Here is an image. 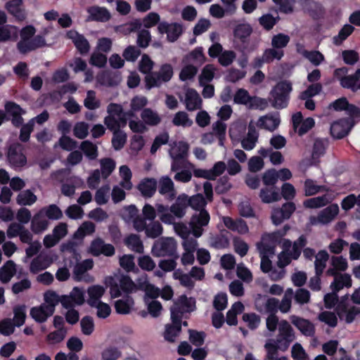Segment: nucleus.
I'll list each match as a JSON object with an SVG mask.
<instances>
[{
  "mask_svg": "<svg viewBox=\"0 0 360 360\" xmlns=\"http://www.w3.org/2000/svg\"><path fill=\"white\" fill-rule=\"evenodd\" d=\"M338 294H326L324 302L326 308L331 309L336 306V312L340 319H345L347 323H352L355 316L359 312L355 307L350 306V300L347 294L339 300Z\"/></svg>",
  "mask_w": 360,
  "mask_h": 360,
  "instance_id": "1",
  "label": "nucleus"
},
{
  "mask_svg": "<svg viewBox=\"0 0 360 360\" xmlns=\"http://www.w3.org/2000/svg\"><path fill=\"white\" fill-rule=\"evenodd\" d=\"M233 26V44L234 48L240 52H252L255 50V45L250 44V36L253 32L252 25L240 20H235Z\"/></svg>",
  "mask_w": 360,
  "mask_h": 360,
  "instance_id": "2",
  "label": "nucleus"
},
{
  "mask_svg": "<svg viewBox=\"0 0 360 360\" xmlns=\"http://www.w3.org/2000/svg\"><path fill=\"white\" fill-rule=\"evenodd\" d=\"M58 294H44V302L39 307H32L30 315L37 322L43 323L53 315L58 304Z\"/></svg>",
  "mask_w": 360,
  "mask_h": 360,
  "instance_id": "3",
  "label": "nucleus"
},
{
  "mask_svg": "<svg viewBox=\"0 0 360 360\" xmlns=\"http://www.w3.org/2000/svg\"><path fill=\"white\" fill-rule=\"evenodd\" d=\"M119 290L122 292H132L134 290H143L144 292H174L172 288L168 286L162 291L145 281L143 283L139 282L137 285L127 275L119 276Z\"/></svg>",
  "mask_w": 360,
  "mask_h": 360,
  "instance_id": "4",
  "label": "nucleus"
},
{
  "mask_svg": "<svg viewBox=\"0 0 360 360\" xmlns=\"http://www.w3.org/2000/svg\"><path fill=\"white\" fill-rule=\"evenodd\" d=\"M177 243L172 237H162L155 240L152 247V254L154 257H171L178 259L176 252Z\"/></svg>",
  "mask_w": 360,
  "mask_h": 360,
  "instance_id": "5",
  "label": "nucleus"
},
{
  "mask_svg": "<svg viewBox=\"0 0 360 360\" xmlns=\"http://www.w3.org/2000/svg\"><path fill=\"white\" fill-rule=\"evenodd\" d=\"M292 89V84L290 82L287 81L278 82L271 92L273 97L272 106L277 109L286 108Z\"/></svg>",
  "mask_w": 360,
  "mask_h": 360,
  "instance_id": "6",
  "label": "nucleus"
},
{
  "mask_svg": "<svg viewBox=\"0 0 360 360\" xmlns=\"http://www.w3.org/2000/svg\"><path fill=\"white\" fill-rule=\"evenodd\" d=\"M295 339V335L292 327L286 320L280 321L278 334L273 342L280 348L281 351H286L290 345Z\"/></svg>",
  "mask_w": 360,
  "mask_h": 360,
  "instance_id": "7",
  "label": "nucleus"
},
{
  "mask_svg": "<svg viewBox=\"0 0 360 360\" xmlns=\"http://www.w3.org/2000/svg\"><path fill=\"white\" fill-rule=\"evenodd\" d=\"M25 147L19 142H14L8 146L6 159L13 168H21L26 165L27 160L25 154Z\"/></svg>",
  "mask_w": 360,
  "mask_h": 360,
  "instance_id": "8",
  "label": "nucleus"
},
{
  "mask_svg": "<svg viewBox=\"0 0 360 360\" xmlns=\"http://www.w3.org/2000/svg\"><path fill=\"white\" fill-rule=\"evenodd\" d=\"M195 308V301L193 297H187L186 295H181L176 299L170 308L171 319L176 320L182 319L184 313L193 311Z\"/></svg>",
  "mask_w": 360,
  "mask_h": 360,
  "instance_id": "9",
  "label": "nucleus"
},
{
  "mask_svg": "<svg viewBox=\"0 0 360 360\" xmlns=\"http://www.w3.org/2000/svg\"><path fill=\"white\" fill-rule=\"evenodd\" d=\"M26 113L20 105L14 101H6L4 105V118L6 121H11L12 125L15 128H19L24 122L22 115Z\"/></svg>",
  "mask_w": 360,
  "mask_h": 360,
  "instance_id": "10",
  "label": "nucleus"
},
{
  "mask_svg": "<svg viewBox=\"0 0 360 360\" xmlns=\"http://www.w3.org/2000/svg\"><path fill=\"white\" fill-rule=\"evenodd\" d=\"M210 220V215L206 210L199 211L193 214L189 222L192 234L195 238H200L204 231L203 227L207 226Z\"/></svg>",
  "mask_w": 360,
  "mask_h": 360,
  "instance_id": "11",
  "label": "nucleus"
},
{
  "mask_svg": "<svg viewBox=\"0 0 360 360\" xmlns=\"http://www.w3.org/2000/svg\"><path fill=\"white\" fill-rule=\"evenodd\" d=\"M165 300L172 299L173 294H145L144 302L148 307L149 314L153 317H158L160 315L162 307L157 299L160 297Z\"/></svg>",
  "mask_w": 360,
  "mask_h": 360,
  "instance_id": "12",
  "label": "nucleus"
},
{
  "mask_svg": "<svg viewBox=\"0 0 360 360\" xmlns=\"http://www.w3.org/2000/svg\"><path fill=\"white\" fill-rule=\"evenodd\" d=\"M158 31L161 34H167V40L169 42H174L183 33V26L178 22L169 24L162 21L158 25Z\"/></svg>",
  "mask_w": 360,
  "mask_h": 360,
  "instance_id": "13",
  "label": "nucleus"
},
{
  "mask_svg": "<svg viewBox=\"0 0 360 360\" xmlns=\"http://www.w3.org/2000/svg\"><path fill=\"white\" fill-rule=\"evenodd\" d=\"M339 206L336 203L331 204L322 210L316 217H310V222L314 225L317 223L327 224L330 223L339 213Z\"/></svg>",
  "mask_w": 360,
  "mask_h": 360,
  "instance_id": "14",
  "label": "nucleus"
},
{
  "mask_svg": "<svg viewBox=\"0 0 360 360\" xmlns=\"http://www.w3.org/2000/svg\"><path fill=\"white\" fill-rule=\"evenodd\" d=\"M66 37L72 41L77 50L81 55H86L90 50V44L85 37L76 30H69L66 33Z\"/></svg>",
  "mask_w": 360,
  "mask_h": 360,
  "instance_id": "15",
  "label": "nucleus"
},
{
  "mask_svg": "<svg viewBox=\"0 0 360 360\" xmlns=\"http://www.w3.org/2000/svg\"><path fill=\"white\" fill-rule=\"evenodd\" d=\"M352 124L347 119H342L333 122L330 129L331 136L336 139L345 137L349 132Z\"/></svg>",
  "mask_w": 360,
  "mask_h": 360,
  "instance_id": "16",
  "label": "nucleus"
},
{
  "mask_svg": "<svg viewBox=\"0 0 360 360\" xmlns=\"http://www.w3.org/2000/svg\"><path fill=\"white\" fill-rule=\"evenodd\" d=\"M172 319L171 323H167L163 332L164 339L168 342H175L181 332V320Z\"/></svg>",
  "mask_w": 360,
  "mask_h": 360,
  "instance_id": "17",
  "label": "nucleus"
},
{
  "mask_svg": "<svg viewBox=\"0 0 360 360\" xmlns=\"http://www.w3.org/2000/svg\"><path fill=\"white\" fill-rule=\"evenodd\" d=\"M22 4V0H11L6 3L5 8L17 20L23 21L26 19L27 14Z\"/></svg>",
  "mask_w": 360,
  "mask_h": 360,
  "instance_id": "18",
  "label": "nucleus"
},
{
  "mask_svg": "<svg viewBox=\"0 0 360 360\" xmlns=\"http://www.w3.org/2000/svg\"><path fill=\"white\" fill-rule=\"evenodd\" d=\"M292 323L305 336L312 337L315 333L314 325L307 319L292 316L290 317Z\"/></svg>",
  "mask_w": 360,
  "mask_h": 360,
  "instance_id": "19",
  "label": "nucleus"
},
{
  "mask_svg": "<svg viewBox=\"0 0 360 360\" xmlns=\"http://www.w3.org/2000/svg\"><path fill=\"white\" fill-rule=\"evenodd\" d=\"M202 101L194 89H188L186 93L185 105L188 111H194L202 108Z\"/></svg>",
  "mask_w": 360,
  "mask_h": 360,
  "instance_id": "20",
  "label": "nucleus"
},
{
  "mask_svg": "<svg viewBox=\"0 0 360 360\" xmlns=\"http://www.w3.org/2000/svg\"><path fill=\"white\" fill-rule=\"evenodd\" d=\"M342 87L350 89L353 92L360 90V68H358L352 75H345L340 79Z\"/></svg>",
  "mask_w": 360,
  "mask_h": 360,
  "instance_id": "21",
  "label": "nucleus"
},
{
  "mask_svg": "<svg viewBox=\"0 0 360 360\" xmlns=\"http://www.w3.org/2000/svg\"><path fill=\"white\" fill-rule=\"evenodd\" d=\"M87 11L89 14V20L105 22L111 18L110 12L104 7L91 6L88 8Z\"/></svg>",
  "mask_w": 360,
  "mask_h": 360,
  "instance_id": "22",
  "label": "nucleus"
},
{
  "mask_svg": "<svg viewBox=\"0 0 360 360\" xmlns=\"http://www.w3.org/2000/svg\"><path fill=\"white\" fill-rule=\"evenodd\" d=\"M138 189L145 198H151L157 189V181L154 178H145L138 185Z\"/></svg>",
  "mask_w": 360,
  "mask_h": 360,
  "instance_id": "23",
  "label": "nucleus"
},
{
  "mask_svg": "<svg viewBox=\"0 0 360 360\" xmlns=\"http://www.w3.org/2000/svg\"><path fill=\"white\" fill-rule=\"evenodd\" d=\"M188 207L187 195L183 193L177 197L175 202L169 207V210L175 217L182 218Z\"/></svg>",
  "mask_w": 360,
  "mask_h": 360,
  "instance_id": "24",
  "label": "nucleus"
},
{
  "mask_svg": "<svg viewBox=\"0 0 360 360\" xmlns=\"http://www.w3.org/2000/svg\"><path fill=\"white\" fill-rule=\"evenodd\" d=\"M134 304V300L127 294L115 302L116 312L120 314H128L131 311Z\"/></svg>",
  "mask_w": 360,
  "mask_h": 360,
  "instance_id": "25",
  "label": "nucleus"
},
{
  "mask_svg": "<svg viewBox=\"0 0 360 360\" xmlns=\"http://www.w3.org/2000/svg\"><path fill=\"white\" fill-rule=\"evenodd\" d=\"M351 286L352 278L347 274L335 275L334 280L330 284L332 292H338L344 287L349 288Z\"/></svg>",
  "mask_w": 360,
  "mask_h": 360,
  "instance_id": "26",
  "label": "nucleus"
},
{
  "mask_svg": "<svg viewBox=\"0 0 360 360\" xmlns=\"http://www.w3.org/2000/svg\"><path fill=\"white\" fill-rule=\"evenodd\" d=\"M58 300L63 307L66 309H72L75 305H81L84 302L83 294L63 295L60 298L58 297Z\"/></svg>",
  "mask_w": 360,
  "mask_h": 360,
  "instance_id": "27",
  "label": "nucleus"
},
{
  "mask_svg": "<svg viewBox=\"0 0 360 360\" xmlns=\"http://www.w3.org/2000/svg\"><path fill=\"white\" fill-rule=\"evenodd\" d=\"M51 264V260L47 255H39L32 259L30 263V270L32 274H37L46 269Z\"/></svg>",
  "mask_w": 360,
  "mask_h": 360,
  "instance_id": "28",
  "label": "nucleus"
},
{
  "mask_svg": "<svg viewBox=\"0 0 360 360\" xmlns=\"http://www.w3.org/2000/svg\"><path fill=\"white\" fill-rule=\"evenodd\" d=\"M94 262L91 259H87L82 262H77L73 270V277L76 281H82V276L88 271L93 268Z\"/></svg>",
  "mask_w": 360,
  "mask_h": 360,
  "instance_id": "29",
  "label": "nucleus"
},
{
  "mask_svg": "<svg viewBox=\"0 0 360 360\" xmlns=\"http://www.w3.org/2000/svg\"><path fill=\"white\" fill-rule=\"evenodd\" d=\"M15 264L12 260L7 261L0 269V281L4 283H8L15 274Z\"/></svg>",
  "mask_w": 360,
  "mask_h": 360,
  "instance_id": "30",
  "label": "nucleus"
},
{
  "mask_svg": "<svg viewBox=\"0 0 360 360\" xmlns=\"http://www.w3.org/2000/svg\"><path fill=\"white\" fill-rule=\"evenodd\" d=\"M159 192L162 195L169 194V199L173 200L175 198V191L174 189V183L168 176H163L159 182Z\"/></svg>",
  "mask_w": 360,
  "mask_h": 360,
  "instance_id": "31",
  "label": "nucleus"
},
{
  "mask_svg": "<svg viewBox=\"0 0 360 360\" xmlns=\"http://www.w3.org/2000/svg\"><path fill=\"white\" fill-rule=\"evenodd\" d=\"M264 349L266 352L264 360H287V358L285 356H278L280 348L273 342L272 339H269L266 342Z\"/></svg>",
  "mask_w": 360,
  "mask_h": 360,
  "instance_id": "32",
  "label": "nucleus"
},
{
  "mask_svg": "<svg viewBox=\"0 0 360 360\" xmlns=\"http://www.w3.org/2000/svg\"><path fill=\"white\" fill-rule=\"evenodd\" d=\"M307 12L309 16L314 20H319L324 18L326 9L318 1H312L307 7Z\"/></svg>",
  "mask_w": 360,
  "mask_h": 360,
  "instance_id": "33",
  "label": "nucleus"
},
{
  "mask_svg": "<svg viewBox=\"0 0 360 360\" xmlns=\"http://www.w3.org/2000/svg\"><path fill=\"white\" fill-rule=\"evenodd\" d=\"M187 202L188 207H191L195 211H200L205 210L208 202L202 193H197L191 197L187 195Z\"/></svg>",
  "mask_w": 360,
  "mask_h": 360,
  "instance_id": "34",
  "label": "nucleus"
},
{
  "mask_svg": "<svg viewBox=\"0 0 360 360\" xmlns=\"http://www.w3.org/2000/svg\"><path fill=\"white\" fill-rule=\"evenodd\" d=\"M141 117L143 122L149 126H156L161 122L159 115L151 108H143L141 113Z\"/></svg>",
  "mask_w": 360,
  "mask_h": 360,
  "instance_id": "35",
  "label": "nucleus"
},
{
  "mask_svg": "<svg viewBox=\"0 0 360 360\" xmlns=\"http://www.w3.org/2000/svg\"><path fill=\"white\" fill-rule=\"evenodd\" d=\"M43 215L39 212L34 214L31 222V230L38 234L47 229L49 221L42 219Z\"/></svg>",
  "mask_w": 360,
  "mask_h": 360,
  "instance_id": "36",
  "label": "nucleus"
},
{
  "mask_svg": "<svg viewBox=\"0 0 360 360\" xmlns=\"http://www.w3.org/2000/svg\"><path fill=\"white\" fill-rule=\"evenodd\" d=\"M39 212L43 217L45 216L50 220H58L63 217L61 210L55 204L44 207L40 210Z\"/></svg>",
  "mask_w": 360,
  "mask_h": 360,
  "instance_id": "37",
  "label": "nucleus"
},
{
  "mask_svg": "<svg viewBox=\"0 0 360 360\" xmlns=\"http://www.w3.org/2000/svg\"><path fill=\"white\" fill-rule=\"evenodd\" d=\"M79 148L90 160H96L98 155L97 146L90 141L86 140L82 141Z\"/></svg>",
  "mask_w": 360,
  "mask_h": 360,
  "instance_id": "38",
  "label": "nucleus"
},
{
  "mask_svg": "<svg viewBox=\"0 0 360 360\" xmlns=\"http://www.w3.org/2000/svg\"><path fill=\"white\" fill-rule=\"evenodd\" d=\"M280 120L273 116H262L258 120V127L270 131H274L279 125Z\"/></svg>",
  "mask_w": 360,
  "mask_h": 360,
  "instance_id": "39",
  "label": "nucleus"
},
{
  "mask_svg": "<svg viewBox=\"0 0 360 360\" xmlns=\"http://www.w3.org/2000/svg\"><path fill=\"white\" fill-rule=\"evenodd\" d=\"M297 52L301 53L304 58H307L314 65H319L324 60L323 55L319 51L301 50L297 48Z\"/></svg>",
  "mask_w": 360,
  "mask_h": 360,
  "instance_id": "40",
  "label": "nucleus"
},
{
  "mask_svg": "<svg viewBox=\"0 0 360 360\" xmlns=\"http://www.w3.org/2000/svg\"><path fill=\"white\" fill-rule=\"evenodd\" d=\"M328 259L329 255L326 250H322L318 252L314 262L315 273H316L317 275H322Z\"/></svg>",
  "mask_w": 360,
  "mask_h": 360,
  "instance_id": "41",
  "label": "nucleus"
},
{
  "mask_svg": "<svg viewBox=\"0 0 360 360\" xmlns=\"http://www.w3.org/2000/svg\"><path fill=\"white\" fill-rule=\"evenodd\" d=\"M124 243L136 252L142 253L143 252V243L140 237L136 234L131 233L124 240Z\"/></svg>",
  "mask_w": 360,
  "mask_h": 360,
  "instance_id": "42",
  "label": "nucleus"
},
{
  "mask_svg": "<svg viewBox=\"0 0 360 360\" xmlns=\"http://www.w3.org/2000/svg\"><path fill=\"white\" fill-rule=\"evenodd\" d=\"M328 203L326 195L311 198L303 202L305 208L316 209L326 206Z\"/></svg>",
  "mask_w": 360,
  "mask_h": 360,
  "instance_id": "43",
  "label": "nucleus"
},
{
  "mask_svg": "<svg viewBox=\"0 0 360 360\" xmlns=\"http://www.w3.org/2000/svg\"><path fill=\"white\" fill-rule=\"evenodd\" d=\"M101 174L103 179H107L115 169V162L110 158H105L100 160Z\"/></svg>",
  "mask_w": 360,
  "mask_h": 360,
  "instance_id": "44",
  "label": "nucleus"
},
{
  "mask_svg": "<svg viewBox=\"0 0 360 360\" xmlns=\"http://www.w3.org/2000/svg\"><path fill=\"white\" fill-rule=\"evenodd\" d=\"M210 245L217 250L225 249L229 246V239L223 233L217 234L210 238Z\"/></svg>",
  "mask_w": 360,
  "mask_h": 360,
  "instance_id": "45",
  "label": "nucleus"
},
{
  "mask_svg": "<svg viewBox=\"0 0 360 360\" xmlns=\"http://www.w3.org/2000/svg\"><path fill=\"white\" fill-rule=\"evenodd\" d=\"M13 312L14 314L13 319H11L13 323H15L17 327H20L25 323L26 319L25 305L15 306L13 309Z\"/></svg>",
  "mask_w": 360,
  "mask_h": 360,
  "instance_id": "46",
  "label": "nucleus"
},
{
  "mask_svg": "<svg viewBox=\"0 0 360 360\" xmlns=\"http://www.w3.org/2000/svg\"><path fill=\"white\" fill-rule=\"evenodd\" d=\"M37 196L30 190L21 191L16 198V202L20 205H32L36 201Z\"/></svg>",
  "mask_w": 360,
  "mask_h": 360,
  "instance_id": "47",
  "label": "nucleus"
},
{
  "mask_svg": "<svg viewBox=\"0 0 360 360\" xmlns=\"http://www.w3.org/2000/svg\"><path fill=\"white\" fill-rule=\"evenodd\" d=\"M259 198L263 202L271 203L279 200L281 195L278 191L267 188H263L260 190Z\"/></svg>",
  "mask_w": 360,
  "mask_h": 360,
  "instance_id": "48",
  "label": "nucleus"
},
{
  "mask_svg": "<svg viewBox=\"0 0 360 360\" xmlns=\"http://www.w3.org/2000/svg\"><path fill=\"white\" fill-rule=\"evenodd\" d=\"M290 40V38L288 34L278 33L273 36L271 46L278 50H283V48L288 46Z\"/></svg>",
  "mask_w": 360,
  "mask_h": 360,
  "instance_id": "49",
  "label": "nucleus"
},
{
  "mask_svg": "<svg viewBox=\"0 0 360 360\" xmlns=\"http://www.w3.org/2000/svg\"><path fill=\"white\" fill-rule=\"evenodd\" d=\"M214 70L212 65H205L199 76V84L203 86L210 82L214 79Z\"/></svg>",
  "mask_w": 360,
  "mask_h": 360,
  "instance_id": "50",
  "label": "nucleus"
},
{
  "mask_svg": "<svg viewBox=\"0 0 360 360\" xmlns=\"http://www.w3.org/2000/svg\"><path fill=\"white\" fill-rule=\"evenodd\" d=\"M307 243V238L305 236L301 235L293 243L292 245V250L290 253L292 259H297L302 252V248H304Z\"/></svg>",
  "mask_w": 360,
  "mask_h": 360,
  "instance_id": "51",
  "label": "nucleus"
},
{
  "mask_svg": "<svg viewBox=\"0 0 360 360\" xmlns=\"http://www.w3.org/2000/svg\"><path fill=\"white\" fill-rule=\"evenodd\" d=\"M266 63H271L274 60H280L284 56L283 50H278L274 47L266 49L263 52Z\"/></svg>",
  "mask_w": 360,
  "mask_h": 360,
  "instance_id": "52",
  "label": "nucleus"
},
{
  "mask_svg": "<svg viewBox=\"0 0 360 360\" xmlns=\"http://www.w3.org/2000/svg\"><path fill=\"white\" fill-rule=\"evenodd\" d=\"M34 122L32 119L29 120L26 124H22L20 126V131L19 135V139L22 143H26L30 140V134L34 130Z\"/></svg>",
  "mask_w": 360,
  "mask_h": 360,
  "instance_id": "53",
  "label": "nucleus"
},
{
  "mask_svg": "<svg viewBox=\"0 0 360 360\" xmlns=\"http://www.w3.org/2000/svg\"><path fill=\"white\" fill-rule=\"evenodd\" d=\"M80 327L82 333L84 335H91L95 328V324L93 317L90 316H85L80 320Z\"/></svg>",
  "mask_w": 360,
  "mask_h": 360,
  "instance_id": "54",
  "label": "nucleus"
},
{
  "mask_svg": "<svg viewBox=\"0 0 360 360\" xmlns=\"http://www.w3.org/2000/svg\"><path fill=\"white\" fill-rule=\"evenodd\" d=\"M112 145L115 150H121L127 142V134L122 130L112 132Z\"/></svg>",
  "mask_w": 360,
  "mask_h": 360,
  "instance_id": "55",
  "label": "nucleus"
},
{
  "mask_svg": "<svg viewBox=\"0 0 360 360\" xmlns=\"http://www.w3.org/2000/svg\"><path fill=\"white\" fill-rule=\"evenodd\" d=\"M163 232V228L162 224L158 221H153L150 224L147 225L145 230V233L148 238H156L162 235Z\"/></svg>",
  "mask_w": 360,
  "mask_h": 360,
  "instance_id": "56",
  "label": "nucleus"
},
{
  "mask_svg": "<svg viewBox=\"0 0 360 360\" xmlns=\"http://www.w3.org/2000/svg\"><path fill=\"white\" fill-rule=\"evenodd\" d=\"M172 123L177 127H191L193 124L192 120L188 117V115L184 111L176 112L172 120Z\"/></svg>",
  "mask_w": 360,
  "mask_h": 360,
  "instance_id": "57",
  "label": "nucleus"
},
{
  "mask_svg": "<svg viewBox=\"0 0 360 360\" xmlns=\"http://www.w3.org/2000/svg\"><path fill=\"white\" fill-rule=\"evenodd\" d=\"M354 27L349 24L345 25L339 31L338 34L333 38L334 43L336 45L342 44L347 37L352 34Z\"/></svg>",
  "mask_w": 360,
  "mask_h": 360,
  "instance_id": "58",
  "label": "nucleus"
},
{
  "mask_svg": "<svg viewBox=\"0 0 360 360\" xmlns=\"http://www.w3.org/2000/svg\"><path fill=\"white\" fill-rule=\"evenodd\" d=\"M189 146L185 141H179L178 145L169 152L170 156L186 159L188 153Z\"/></svg>",
  "mask_w": 360,
  "mask_h": 360,
  "instance_id": "59",
  "label": "nucleus"
},
{
  "mask_svg": "<svg viewBox=\"0 0 360 360\" xmlns=\"http://www.w3.org/2000/svg\"><path fill=\"white\" fill-rule=\"evenodd\" d=\"M17 327L11 318H5L0 320V334L4 336H9L14 333Z\"/></svg>",
  "mask_w": 360,
  "mask_h": 360,
  "instance_id": "60",
  "label": "nucleus"
},
{
  "mask_svg": "<svg viewBox=\"0 0 360 360\" xmlns=\"http://www.w3.org/2000/svg\"><path fill=\"white\" fill-rule=\"evenodd\" d=\"M268 106V101L266 99L260 98L256 96H251L250 98V102L248 103L247 107L251 110H264Z\"/></svg>",
  "mask_w": 360,
  "mask_h": 360,
  "instance_id": "61",
  "label": "nucleus"
},
{
  "mask_svg": "<svg viewBox=\"0 0 360 360\" xmlns=\"http://www.w3.org/2000/svg\"><path fill=\"white\" fill-rule=\"evenodd\" d=\"M279 18H274L271 14L267 13L262 15L259 19L260 25L266 31H269L278 22Z\"/></svg>",
  "mask_w": 360,
  "mask_h": 360,
  "instance_id": "62",
  "label": "nucleus"
},
{
  "mask_svg": "<svg viewBox=\"0 0 360 360\" xmlns=\"http://www.w3.org/2000/svg\"><path fill=\"white\" fill-rule=\"evenodd\" d=\"M234 251L241 257H245L249 250V245L240 238L236 236L233 239Z\"/></svg>",
  "mask_w": 360,
  "mask_h": 360,
  "instance_id": "63",
  "label": "nucleus"
},
{
  "mask_svg": "<svg viewBox=\"0 0 360 360\" xmlns=\"http://www.w3.org/2000/svg\"><path fill=\"white\" fill-rule=\"evenodd\" d=\"M232 188V184L229 182V177L224 175L219 179L214 188L217 194H224L227 193Z\"/></svg>",
  "mask_w": 360,
  "mask_h": 360,
  "instance_id": "64",
  "label": "nucleus"
}]
</instances>
